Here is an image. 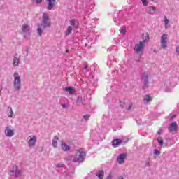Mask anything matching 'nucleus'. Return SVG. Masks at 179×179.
Returning a JSON list of instances; mask_svg holds the SVG:
<instances>
[{
  "mask_svg": "<svg viewBox=\"0 0 179 179\" xmlns=\"http://www.w3.org/2000/svg\"><path fill=\"white\" fill-rule=\"evenodd\" d=\"M47 27H51V19L50 18V15L43 13L42 15V22L41 24H38L37 28V33L39 37H41L43 30L47 29Z\"/></svg>",
  "mask_w": 179,
  "mask_h": 179,
  "instance_id": "f257e3e1",
  "label": "nucleus"
},
{
  "mask_svg": "<svg viewBox=\"0 0 179 179\" xmlns=\"http://www.w3.org/2000/svg\"><path fill=\"white\" fill-rule=\"evenodd\" d=\"M86 159V152L84 149H78L76 151V155L73 158L74 163H83Z\"/></svg>",
  "mask_w": 179,
  "mask_h": 179,
  "instance_id": "f03ea898",
  "label": "nucleus"
},
{
  "mask_svg": "<svg viewBox=\"0 0 179 179\" xmlns=\"http://www.w3.org/2000/svg\"><path fill=\"white\" fill-rule=\"evenodd\" d=\"M13 86L15 90L19 91L22 89V78L17 71L13 73Z\"/></svg>",
  "mask_w": 179,
  "mask_h": 179,
  "instance_id": "7ed1b4c3",
  "label": "nucleus"
},
{
  "mask_svg": "<svg viewBox=\"0 0 179 179\" xmlns=\"http://www.w3.org/2000/svg\"><path fill=\"white\" fill-rule=\"evenodd\" d=\"M8 174L13 178H19V177H22V171L19 170L17 166H14Z\"/></svg>",
  "mask_w": 179,
  "mask_h": 179,
  "instance_id": "20e7f679",
  "label": "nucleus"
},
{
  "mask_svg": "<svg viewBox=\"0 0 179 179\" xmlns=\"http://www.w3.org/2000/svg\"><path fill=\"white\" fill-rule=\"evenodd\" d=\"M145 50V44L143 43L141 41L136 43L134 46V52L136 54H139L140 57L142 55V52H143V50Z\"/></svg>",
  "mask_w": 179,
  "mask_h": 179,
  "instance_id": "39448f33",
  "label": "nucleus"
},
{
  "mask_svg": "<svg viewBox=\"0 0 179 179\" xmlns=\"http://www.w3.org/2000/svg\"><path fill=\"white\" fill-rule=\"evenodd\" d=\"M141 80L143 83V89H148L149 87V74L147 72L143 73Z\"/></svg>",
  "mask_w": 179,
  "mask_h": 179,
  "instance_id": "423d86ee",
  "label": "nucleus"
},
{
  "mask_svg": "<svg viewBox=\"0 0 179 179\" xmlns=\"http://www.w3.org/2000/svg\"><path fill=\"white\" fill-rule=\"evenodd\" d=\"M27 142L29 148H34L37 143V136L31 135L27 137Z\"/></svg>",
  "mask_w": 179,
  "mask_h": 179,
  "instance_id": "0eeeda50",
  "label": "nucleus"
},
{
  "mask_svg": "<svg viewBox=\"0 0 179 179\" xmlns=\"http://www.w3.org/2000/svg\"><path fill=\"white\" fill-rule=\"evenodd\" d=\"M4 134L8 138H12V136H15V129H13V127L12 126H7L5 128Z\"/></svg>",
  "mask_w": 179,
  "mask_h": 179,
  "instance_id": "6e6552de",
  "label": "nucleus"
},
{
  "mask_svg": "<svg viewBox=\"0 0 179 179\" xmlns=\"http://www.w3.org/2000/svg\"><path fill=\"white\" fill-rule=\"evenodd\" d=\"M21 30L22 31L23 36L24 38H27V37H30V26L25 24L22 26Z\"/></svg>",
  "mask_w": 179,
  "mask_h": 179,
  "instance_id": "1a4fd4ad",
  "label": "nucleus"
},
{
  "mask_svg": "<svg viewBox=\"0 0 179 179\" xmlns=\"http://www.w3.org/2000/svg\"><path fill=\"white\" fill-rule=\"evenodd\" d=\"M161 47L163 50H166V48H167V34H164L161 36Z\"/></svg>",
  "mask_w": 179,
  "mask_h": 179,
  "instance_id": "9d476101",
  "label": "nucleus"
},
{
  "mask_svg": "<svg viewBox=\"0 0 179 179\" xmlns=\"http://www.w3.org/2000/svg\"><path fill=\"white\" fill-rule=\"evenodd\" d=\"M178 129V125H177L176 122H172L169 125V127L168 128V130L169 131V132L174 134H176V132H177Z\"/></svg>",
  "mask_w": 179,
  "mask_h": 179,
  "instance_id": "9b49d317",
  "label": "nucleus"
},
{
  "mask_svg": "<svg viewBox=\"0 0 179 179\" xmlns=\"http://www.w3.org/2000/svg\"><path fill=\"white\" fill-rule=\"evenodd\" d=\"M125 159H127V154L122 153L119 155L117 158V162L119 164H124V163H125Z\"/></svg>",
  "mask_w": 179,
  "mask_h": 179,
  "instance_id": "f8f14e48",
  "label": "nucleus"
},
{
  "mask_svg": "<svg viewBox=\"0 0 179 179\" xmlns=\"http://www.w3.org/2000/svg\"><path fill=\"white\" fill-rule=\"evenodd\" d=\"M19 58H20V56H19L17 53H15L13 59V66H19V64H20V60Z\"/></svg>",
  "mask_w": 179,
  "mask_h": 179,
  "instance_id": "ddd939ff",
  "label": "nucleus"
},
{
  "mask_svg": "<svg viewBox=\"0 0 179 179\" xmlns=\"http://www.w3.org/2000/svg\"><path fill=\"white\" fill-rule=\"evenodd\" d=\"M56 1L57 0H46V2L48 3V10H52V8L55 6Z\"/></svg>",
  "mask_w": 179,
  "mask_h": 179,
  "instance_id": "4468645a",
  "label": "nucleus"
},
{
  "mask_svg": "<svg viewBox=\"0 0 179 179\" xmlns=\"http://www.w3.org/2000/svg\"><path fill=\"white\" fill-rule=\"evenodd\" d=\"M171 87V83L170 80H166L163 83L162 89H164L166 92H169Z\"/></svg>",
  "mask_w": 179,
  "mask_h": 179,
  "instance_id": "2eb2a0df",
  "label": "nucleus"
},
{
  "mask_svg": "<svg viewBox=\"0 0 179 179\" xmlns=\"http://www.w3.org/2000/svg\"><path fill=\"white\" fill-rule=\"evenodd\" d=\"M112 146L113 148H117L118 145H121L122 143V140L120 138H116L112 141Z\"/></svg>",
  "mask_w": 179,
  "mask_h": 179,
  "instance_id": "dca6fc26",
  "label": "nucleus"
},
{
  "mask_svg": "<svg viewBox=\"0 0 179 179\" xmlns=\"http://www.w3.org/2000/svg\"><path fill=\"white\" fill-rule=\"evenodd\" d=\"M142 38H143V41H141V42L143 44H146V43H149L150 38H149V34L148 33L143 34Z\"/></svg>",
  "mask_w": 179,
  "mask_h": 179,
  "instance_id": "f3484780",
  "label": "nucleus"
},
{
  "mask_svg": "<svg viewBox=\"0 0 179 179\" xmlns=\"http://www.w3.org/2000/svg\"><path fill=\"white\" fill-rule=\"evenodd\" d=\"M146 13H148V15H153L156 13V9L153 6H149L145 8Z\"/></svg>",
  "mask_w": 179,
  "mask_h": 179,
  "instance_id": "a211bd4d",
  "label": "nucleus"
},
{
  "mask_svg": "<svg viewBox=\"0 0 179 179\" xmlns=\"http://www.w3.org/2000/svg\"><path fill=\"white\" fill-rule=\"evenodd\" d=\"M14 115L15 113H13V110L12 109V107H8L7 110V117H8V118H13Z\"/></svg>",
  "mask_w": 179,
  "mask_h": 179,
  "instance_id": "6ab92c4d",
  "label": "nucleus"
},
{
  "mask_svg": "<svg viewBox=\"0 0 179 179\" xmlns=\"http://www.w3.org/2000/svg\"><path fill=\"white\" fill-rule=\"evenodd\" d=\"M61 148H62V150H64V152H68V150H69V149H71V147L65 143H62Z\"/></svg>",
  "mask_w": 179,
  "mask_h": 179,
  "instance_id": "aec40b11",
  "label": "nucleus"
},
{
  "mask_svg": "<svg viewBox=\"0 0 179 179\" xmlns=\"http://www.w3.org/2000/svg\"><path fill=\"white\" fill-rule=\"evenodd\" d=\"M58 139L59 138L57 136H54L52 143L53 148H57V146L58 145Z\"/></svg>",
  "mask_w": 179,
  "mask_h": 179,
  "instance_id": "412c9836",
  "label": "nucleus"
},
{
  "mask_svg": "<svg viewBox=\"0 0 179 179\" xmlns=\"http://www.w3.org/2000/svg\"><path fill=\"white\" fill-rule=\"evenodd\" d=\"M96 177H98L99 179H103L104 178V171L101 170L99 172L96 173Z\"/></svg>",
  "mask_w": 179,
  "mask_h": 179,
  "instance_id": "4be33fe9",
  "label": "nucleus"
},
{
  "mask_svg": "<svg viewBox=\"0 0 179 179\" xmlns=\"http://www.w3.org/2000/svg\"><path fill=\"white\" fill-rule=\"evenodd\" d=\"M65 92H67L69 93V94H75V90L71 87H66L64 88Z\"/></svg>",
  "mask_w": 179,
  "mask_h": 179,
  "instance_id": "5701e85b",
  "label": "nucleus"
},
{
  "mask_svg": "<svg viewBox=\"0 0 179 179\" xmlns=\"http://www.w3.org/2000/svg\"><path fill=\"white\" fill-rule=\"evenodd\" d=\"M73 29V27H72V26H68L67 29L65 31V36H69V34H71V33H72Z\"/></svg>",
  "mask_w": 179,
  "mask_h": 179,
  "instance_id": "b1692460",
  "label": "nucleus"
},
{
  "mask_svg": "<svg viewBox=\"0 0 179 179\" xmlns=\"http://www.w3.org/2000/svg\"><path fill=\"white\" fill-rule=\"evenodd\" d=\"M149 101H152V97H150V96H149V95H145L144 97V103L145 104H148V103H149Z\"/></svg>",
  "mask_w": 179,
  "mask_h": 179,
  "instance_id": "393cba45",
  "label": "nucleus"
},
{
  "mask_svg": "<svg viewBox=\"0 0 179 179\" xmlns=\"http://www.w3.org/2000/svg\"><path fill=\"white\" fill-rule=\"evenodd\" d=\"M70 24L71 26V27H74L75 29H76V20H75V19L71 20H70Z\"/></svg>",
  "mask_w": 179,
  "mask_h": 179,
  "instance_id": "a878e982",
  "label": "nucleus"
},
{
  "mask_svg": "<svg viewBox=\"0 0 179 179\" xmlns=\"http://www.w3.org/2000/svg\"><path fill=\"white\" fill-rule=\"evenodd\" d=\"M157 142H158L159 145H163V143H164L163 138H162V137H159L157 138Z\"/></svg>",
  "mask_w": 179,
  "mask_h": 179,
  "instance_id": "bb28decb",
  "label": "nucleus"
},
{
  "mask_svg": "<svg viewBox=\"0 0 179 179\" xmlns=\"http://www.w3.org/2000/svg\"><path fill=\"white\" fill-rule=\"evenodd\" d=\"M64 160H66V162H69L71 160H72V155H69L66 157H64Z\"/></svg>",
  "mask_w": 179,
  "mask_h": 179,
  "instance_id": "cd10ccee",
  "label": "nucleus"
},
{
  "mask_svg": "<svg viewBox=\"0 0 179 179\" xmlns=\"http://www.w3.org/2000/svg\"><path fill=\"white\" fill-rule=\"evenodd\" d=\"M80 103H82V97H78L76 101L77 106H80Z\"/></svg>",
  "mask_w": 179,
  "mask_h": 179,
  "instance_id": "c85d7f7f",
  "label": "nucleus"
},
{
  "mask_svg": "<svg viewBox=\"0 0 179 179\" xmlns=\"http://www.w3.org/2000/svg\"><path fill=\"white\" fill-rule=\"evenodd\" d=\"M125 30H127V28L125 27H122L121 29H120V31L122 34H125Z\"/></svg>",
  "mask_w": 179,
  "mask_h": 179,
  "instance_id": "c756f323",
  "label": "nucleus"
},
{
  "mask_svg": "<svg viewBox=\"0 0 179 179\" xmlns=\"http://www.w3.org/2000/svg\"><path fill=\"white\" fill-rule=\"evenodd\" d=\"M141 2L143 6H148V5L149 4V3L148 2V0H141Z\"/></svg>",
  "mask_w": 179,
  "mask_h": 179,
  "instance_id": "7c9ffc66",
  "label": "nucleus"
},
{
  "mask_svg": "<svg viewBox=\"0 0 179 179\" xmlns=\"http://www.w3.org/2000/svg\"><path fill=\"white\" fill-rule=\"evenodd\" d=\"M169 19H167V17H164V25L165 27H167V24H169Z\"/></svg>",
  "mask_w": 179,
  "mask_h": 179,
  "instance_id": "2f4dec72",
  "label": "nucleus"
},
{
  "mask_svg": "<svg viewBox=\"0 0 179 179\" xmlns=\"http://www.w3.org/2000/svg\"><path fill=\"white\" fill-rule=\"evenodd\" d=\"M34 3H36L37 5H39V3H41L43 2V0H33Z\"/></svg>",
  "mask_w": 179,
  "mask_h": 179,
  "instance_id": "473e14b6",
  "label": "nucleus"
},
{
  "mask_svg": "<svg viewBox=\"0 0 179 179\" xmlns=\"http://www.w3.org/2000/svg\"><path fill=\"white\" fill-rule=\"evenodd\" d=\"M83 118H84V120H85V121H87V120H89V118H90V115H85L83 116Z\"/></svg>",
  "mask_w": 179,
  "mask_h": 179,
  "instance_id": "72a5a7b5",
  "label": "nucleus"
},
{
  "mask_svg": "<svg viewBox=\"0 0 179 179\" xmlns=\"http://www.w3.org/2000/svg\"><path fill=\"white\" fill-rule=\"evenodd\" d=\"M30 50V48L29 47H27L25 49H24V52H27V55H29V51Z\"/></svg>",
  "mask_w": 179,
  "mask_h": 179,
  "instance_id": "f704fd0d",
  "label": "nucleus"
},
{
  "mask_svg": "<svg viewBox=\"0 0 179 179\" xmlns=\"http://www.w3.org/2000/svg\"><path fill=\"white\" fill-rule=\"evenodd\" d=\"M154 155H155L156 156H159V155H160V152H159V150H155Z\"/></svg>",
  "mask_w": 179,
  "mask_h": 179,
  "instance_id": "c9c22d12",
  "label": "nucleus"
},
{
  "mask_svg": "<svg viewBox=\"0 0 179 179\" xmlns=\"http://www.w3.org/2000/svg\"><path fill=\"white\" fill-rule=\"evenodd\" d=\"M56 167H58L59 169H61V167H64V164H57L56 165Z\"/></svg>",
  "mask_w": 179,
  "mask_h": 179,
  "instance_id": "e433bc0d",
  "label": "nucleus"
},
{
  "mask_svg": "<svg viewBox=\"0 0 179 179\" xmlns=\"http://www.w3.org/2000/svg\"><path fill=\"white\" fill-rule=\"evenodd\" d=\"M145 167H149V166H150V163L149 162V161L145 162Z\"/></svg>",
  "mask_w": 179,
  "mask_h": 179,
  "instance_id": "4c0bfd02",
  "label": "nucleus"
},
{
  "mask_svg": "<svg viewBox=\"0 0 179 179\" xmlns=\"http://www.w3.org/2000/svg\"><path fill=\"white\" fill-rule=\"evenodd\" d=\"M62 108H68V105L66 103H64L62 105Z\"/></svg>",
  "mask_w": 179,
  "mask_h": 179,
  "instance_id": "58836bf2",
  "label": "nucleus"
},
{
  "mask_svg": "<svg viewBox=\"0 0 179 179\" xmlns=\"http://www.w3.org/2000/svg\"><path fill=\"white\" fill-rule=\"evenodd\" d=\"M106 179H113V176L108 175Z\"/></svg>",
  "mask_w": 179,
  "mask_h": 179,
  "instance_id": "ea45409f",
  "label": "nucleus"
},
{
  "mask_svg": "<svg viewBox=\"0 0 179 179\" xmlns=\"http://www.w3.org/2000/svg\"><path fill=\"white\" fill-rule=\"evenodd\" d=\"M131 108H132V105H129L127 110H131Z\"/></svg>",
  "mask_w": 179,
  "mask_h": 179,
  "instance_id": "a19ab883",
  "label": "nucleus"
},
{
  "mask_svg": "<svg viewBox=\"0 0 179 179\" xmlns=\"http://www.w3.org/2000/svg\"><path fill=\"white\" fill-rule=\"evenodd\" d=\"M176 52H179V46L176 48Z\"/></svg>",
  "mask_w": 179,
  "mask_h": 179,
  "instance_id": "79ce46f5",
  "label": "nucleus"
},
{
  "mask_svg": "<svg viewBox=\"0 0 179 179\" xmlns=\"http://www.w3.org/2000/svg\"><path fill=\"white\" fill-rule=\"evenodd\" d=\"M88 68H89V66H87V65L85 66V67H84L85 69H87Z\"/></svg>",
  "mask_w": 179,
  "mask_h": 179,
  "instance_id": "37998d69",
  "label": "nucleus"
},
{
  "mask_svg": "<svg viewBox=\"0 0 179 179\" xmlns=\"http://www.w3.org/2000/svg\"><path fill=\"white\" fill-rule=\"evenodd\" d=\"M157 135H160V134H162V132L159 131L158 132H157Z\"/></svg>",
  "mask_w": 179,
  "mask_h": 179,
  "instance_id": "c03bdc74",
  "label": "nucleus"
},
{
  "mask_svg": "<svg viewBox=\"0 0 179 179\" xmlns=\"http://www.w3.org/2000/svg\"><path fill=\"white\" fill-rule=\"evenodd\" d=\"M153 2H155V1H156V0H152Z\"/></svg>",
  "mask_w": 179,
  "mask_h": 179,
  "instance_id": "a18cd8bd",
  "label": "nucleus"
},
{
  "mask_svg": "<svg viewBox=\"0 0 179 179\" xmlns=\"http://www.w3.org/2000/svg\"><path fill=\"white\" fill-rule=\"evenodd\" d=\"M1 91H2V89L0 90V92H1Z\"/></svg>",
  "mask_w": 179,
  "mask_h": 179,
  "instance_id": "49530a36",
  "label": "nucleus"
},
{
  "mask_svg": "<svg viewBox=\"0 0 179 179\" xmlns=\"http://www.w3.org/2000/svg\"><path fill=\"white\" fill-rule=\"evenodd\" d=\"M0 41H1V38H0Z\"/></svg>",
  "mask_w": 179,
  "mask_h": 179,
  "instance_id": "de8ad7c7",
  "label": "nucleus"
}]
</instances>
